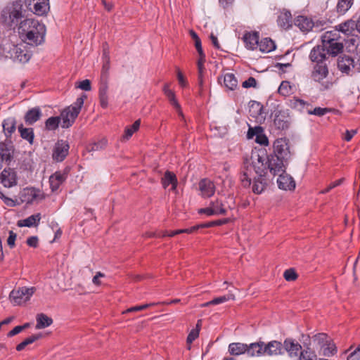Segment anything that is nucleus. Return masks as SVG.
I'll list each match as a JSON object with an SVG mask.
<instances>
[{"label":"nucleus","instance_id":"obj_1","mask_svg":"<svg viewBox=\"0 0 360 360\" xmlns=\"http://www.w3.org/2000/svg\"><path fill=\"white\" fill-rule=\"evenodd\" d=\"M270 157L264 151L254 152L250 160L244 162L240 174V181L243 187H249L253 175L265 176L267 171L271 172Z\"/></svg>","mask_w":360,"mask_h":360},{"label":"nucleus","instance_id":"obj_2","mask_svg":"<svg viewBox=\"0 0 360 360\" xmlns=\"http://www.w3.org/2000/svg\"><path fill=\"white\" fill-rule=\"evenodd\" d=\"M18 33L26 45L37 46L44 41L46 27L38 20L25 19L20 22Z\"/></svg>","mask_w":360,"mask_h":360},{"label":"nucleus","instance_id":"obj_3","mask_svg":"<svg viewBox=\"0 0 360 360\" xmlns=\"http://www.w3.org/2000/svg\"><path fill=\"white\" fill-rule=\"evenodd\" d=\"M271 174L276 175L285 170L290 157L288 141L285 139H276L274 143V155L270 156Z\"/></svg>","mask_w":360,"mask_h":360},{"label":"nucleus","instance_id":"obj_4","mask_svg":"<svg viewBox=\"0 0 360 360\" xmlns=\"http://www.w3.org/2000/svg\"><path fill=\"white\" fill-rule=\"evenodd\" d=\"M22 17V2L21 0L8 4L1 12L3 22L10 27L16 25Z\"/></svg>","mask_w":360,"mask_h":360},{"label":"nucleus","instance_id":"obj_5","mask_svg":"<svg viewBox=\"0 0 360 360\" xmlns=\"http://www.w3.org/2000/svg\"><path fill=\"white\" fill-rule=\"evenodd\" d=\"M86 98V96L84 94L81 96L77 98L72 105L62 111L60 118L62 120L61 127L63 128H68L72 126L78 116Z\"/></svg>","mask_w":360,"mask_h":360},{"label":"nucleus","instance_id":"obj_6","mask_svg":"<svg viewBox=\"0 0 360 360\" xmlns=\"http://www.w3.org/2000/svg\"><path fill=\"white\" fill-rule=\"evenodd\" d=\"M338 67L342 72L347 75L360 72V55L356 54L354 58L345 55L340 57Z\"/></svg>","mask_w":360,"mask_h":360},{"label":"nucleus","instance_id":"obj_7","mask_svg":"<svg viewBox=\"0 0 360 360\" xmlns=\"http://www.w3.org/2000/svg\"><path fill=\"white\" fill-rule=\"evenodd\" d=\"M36 291L34 287H22L13 289L9 295V300L13 305L18 306L25 304Z\"/></svg>","mask_w":360,"mask_h":360},{"label":"nucleus","instance_id":"obj_8","mask_svg":"<svg viewBox=\"0 0 360 360\" xmlns=\"http://www.w3.org/2000/svg\"><path fill=\"white\" fill-rule=\"evenodd\" d=\"M18 50L17 44H14L8 41H5L3 44V59L9 58L14 63H27L31 58V55L25 54L23 56H20L19 58V56L16 55V51H18Z\"/></svg>","mask_w":360,"mask_h":360},{"label":"nucleus","instance_id":"obj_9","mask_svg":"<svg viewBox=\"0 0 360 360\" xmlns=\"http://www.w3.org/2000/svg\"><path fill=\"white\" fill-rule=\"evenodd\" d=\"M27 8L37 15L42 16L50 9L49 0H26Z\"/></svg>","mask_w":360,"mask_h":360},{"label":"nucleus","instance_id":"obj_10","mask_svg":"<svg viewBox=\"0 0 360 360\" xmlns=\"http://www.w3.org/2000/svg\"><path fill=\"white\" fill-rule=\"evenodd\" d=\"M69 148L67 141L58 140L53 148L52 158L56 162H62L68 155Z\"/></svg>","mask_w":360,"mask_h":360},{"label":"nucleus","instance_id":"obj_11","mask_svg":"<svg viewBox=\"0 0 360 360\" xmlns=\"http://www.w3.org/2000/svg\"><path fill=\"white\" fill-rule=\"evenodd\" d=\"M0 182L5 188H11L17 185L15 172L11 168H5L0 174Z\"/></svg>","mask_w":360,"mask_h":360},{"label":"nucleus","instance_id":"obj_12","mask_svg":"<svg viewBox=\"0 0 360 360\" xmlns=\"http://www.w3.org/2000/svg\"><path fill=\"white\" fill-rule=\"evenodd\" d=\"M39 191L34 188H25L21 190L18 196L13 198L18 199L19 204L21 202L31 203L38 197Z\"/></svg>","mask_w":360,"mask_h":360},{"label":"nucleus","instance_id":"obj_13","mask_svg":"<svg viewBox=\"0 0 360 360\" xmlns=\"http://www.w3.org/2000/svg\"><path fill=\"white\" fill-rule=\"evenodd\" d=\"M247 137L249 139L255 137V141L260 145L267 146L269 143L268 139L264 135L262 127L259 126L250 127L247 134Z\"/></svg>","mask_w":360,"mask_h":360},{"label":"nucleus","instance_id":"obj_14","mask_svg":"<svg viewBox=\"0 0 360 360\" xmlns=\"http://www.w3.org/2000/svg\"><path fill=\"white\" fill-rule=\"evenodd\" d=\"M264 355L268 356H278L283 354V344L276 340H272L267 344L264 342Z\"/></svg>","mask_w":360,"mask_h":360},{"label":"nucleus","instance_id":"obj_15","mask_svg":"<svg viewBox=\"0 0 360 360\" xmlns=\"http://www.w3.org/2000/svg\"><path fill=\"white\" fill-rule=\"evenodd\" d=\"M283 352L285 351L290 358L298 356L299 352L302 349V346L292 338H287L283 344Z\"/></svg>","mask_w":360,"mask_h":360},{"label":"nucleus","instance_id":"obj_16","mask_svg":"<svg viewBox=\"0 0 360 360\" xmlns=\"http://www.w3.org/2000/svg\"><path fill=\"white\" fill-rule=\"evenodd\" d=\"M277 179L278 188L285 191L293 190L295 188V182L288 174L284 172H280Z\"/></svg>","mask_w":360,"mask_h":360},{"label":"nucleus","instance_id":"obj_17","mask_svg":"<svg viewBox=\"0 0 360 360\" xmlns=\"http://www.w3.org/2000/svg\"><path fill=\"white\" fill-rule=\"evenodd\" d=\"M321 44L326 50L328 56H335L343 50L342 40L333 41L330 40V42L321 41Z\"/></svg>","mask_w":360,"mask_h":360},{"label":"nucleus","instance_id":"obj_18","mask_svg":"<svg viewBox=\"0 0 360 360\" xmlns=\"http://www.w3.org/2000/svg\"><path fill=\"white\" fill-rule=\"evenodd\" d=\"M198 186L200 191V195L203 198H210L214 193V184L208 179H202L199 182Z\"/></svg>","mask_w":360,"mask_h":360},{"label":"nucleus","instance_id":"obj_19","mask_svg":"<svg viewBox=\"0 0 360 360\" xmlns=\"http://www.w3.org/2000/svg\"><path fill=\"white\" fill-rule=\"evenodd\" d=\"M328 75L327 65L324 63H316L311 72V78L315 82H321Z\"/></svg>","mask_w":360,"mask_h":360},{"label":"nucleus","instance_id":"obj_20","mask_svg":"<svg viewBox=\"0 0 360 360\" xmlns=\"http://www.w3.org/2000/svg\"><path fill=\"white\" fill-rule=\"evenodd\" d=\"M327 56H328V53H326V49L323 47V44L318 45L312 49L310 52V59L313 62H316V63H323V60L326 59Z\"/></svg>","mask_w":360,"mask_h":360},{"label":"nucleus","instance_id":"obj_21","mask_svg":"<svg viewBox=\"0 0 360 360\" xmlns=\"http://www.w3.org/2000/svg\"><path fill=\"white\" fill-rule=\"evenodd\" d=\"M246 354L250 357L261 356L264 355V342L259 341L247 344Z\"/></svg>","mask_w":360,"mask_h":360},{"label":"nucleus","instance_id":"obj_22","mask_svg":"<svg viewBox=\"0 0 360 360\" xmlns=\"http://www.w3.org/2000/svg\"><path fill=\"white\" fill-rule=\"evenodd\" d=\"M67 174L65 172H56L49 178L50 188L53 192L56 191L65 181Z\"/></svg>","mask_w":360,"mask_h":360},{"label":"nucleus","instance_id":"obj_23","mask_svg":"<svg viewBox=\"0 0 360 360\" xmlns=\"http://www.w3.org/2000/svg\"><path fill=\"white\" fill-rule=\"evenodd\" d=\"M243 39L247 49L250 50L257 49L259 43V33L257 32H246Z\"/></svg>","mask_w":360,"mask_h":360},{"label":"nucleus","instance_id":"obj_24","mask_svg":"<svg viewBox=\"0 0 360 360\" xmlns=\"http://www.w3.org/2000/svg\"><path fill=\"white\" fill-rule=\"evenodd\" d=\"M252 192L255 194H261L265 190L267 186L266 179L264 178V176H257L256 175H253L252 180Z\"/></svg>","mask_w":360,"mask_h":360},{"label":"nucleus","instance_id":"obj_25","mask_svg":"<svg viewBox=\"0 0 360 360\" xmlns=\"http://www.w3.org/2000/svg\"><path fill=\"white\" fill-rule=\"evenodd\" d=\"M162 184L165 188H167L169 185H171V190H176L177 186V179L176 177V175L169 171H167L165 173L163 177L162 178Z\"/></svg>","mask_w":360,"mask_h":360},{"label":"nucleus","instance_id":"obj_26","mask_svg":"<svg viewBox=\"0 0 360 360\" xmlns=\"http://www.w3.org/2000/svg\"><path fill=\"white\" fill-rule=\"evenodd\" d=\"M41 219V215L39 213L32 214L26 219L19 220L17 225L19 227H32L37 226Z\"/></svg>","mask_w":360,"mask_h":360},{"label":"nucleus","instance_id":"obj_27","mask_svg":"<svg viewBox=\"0 0 360 360\" xmlns=\"http://www.w3.org/2000/svg\"><path fill=\"white\" fill-rule=\"evenodd\" d=\"M340 32H341L345 35H352L356 30L354 18L338 25L337 26Z\"/></svg>","mask_w":360,"mask_h":360},{"label":"nucleus","instance_id":"obj_28","mask_svg":"<svg viewBox=\"0 0 360 360\" xmlns=\"http://www.w3.org/2000/svg\"><path fill=\"white\" fill-rule=\"evenodd\" d=\"M41 111L39 107L29 110L25 115V121L28 124H32L39 120Z\"/></svg>","mask_w":360,"mask_h":360},{"label":"nucleus","instance_id":"obj_29","mask_svg":"<svg viewBox=\"0 0 360 360\" xmlns=\"http://www.w3.org/2000/svg\"><path fill=\"white\" fill-rule=\"evenodd\" d=\"M247 344L241 342H233L229 344L228 347L229 353L231 355L239 356L246 354Z\"/></svg>","mask_w":360,"mask_h":360},{"label":"nucleus","instance_id":"obj_30","mask_svg":"<svg viewBox=\"0 0 360 360\" xmlns=\"http://www.w3.org/2000/svg\"><path fill=\"white\" fill-rule=\"evenodd\" d=\"M295 25L302 32H307L313 27L312 21L303 15H300L296 18L295 20Z\"/></svg>","mask_w":360,"mask_h":360},{"label":"nucleus","instance_id":"obj_31","mask_svg":"<svg viewBox=\"0 0 360 360\" xmlns=\"http://www.w3.org/2000/svg\"><path fill=\"white\" fill-rule=\"evenodd\" d=\"M108 86L107 82H103L99 88V101L100 105L103 108H106L108 105Z\"/></svg>","mask_w":360,"mask_h":360},{"label":"nucleus","instance_id":"obj_32","mask_svg":"<svg viewBox=\"0 0 360 360\" xmlns=\"http://www.w3.org/2000/svg\"><path fill=\"white\" fill-rule=\"evenodd\" d=\"M278 24L283 28H288L292 26V15L290 11H284L281 13L278 18Z\"/></svg>","mask_w":360,"mask_h":360},{"label":"nucleus","instance_id":"obj_33","mask_svg":"<svg viewBox=\"0 0 360 360\" xmlns=\"http://www.w3.org/2000/svg\"><path fill=\"white\" fill-rule=\"evenodd\" d=\"M257 48L262 52L269 53L276 49V45L270 38H264L259 41Z\"/></svg>","mask_w":360,"mask_h":360},{"label":"nucleus","instance_id":"obj_34","mask_svg":"<svg viewBox=\"0 0 360 360\" xmlns=\"http://www.w3.org/2000/svg\"><path fill=\"white\" fill-rule=\"evenodd\" d=\"M37 329H42L45 328L49 326H51L53 323V320L51 318L49 317L47 315L44 314H39L36 317Z\"/></svg>","mask_w":360,"mask_h":360},{"label":"nucleus","instance_id":"obj_35","mask_svg":"<svg viewBox=\"0 0 360 360\" xmlns=\"http://www.w3.org/2000/svg\"><path fill=\"white\" fill-rule=\"evenodd\" d=\"M224 84L229 90L233 91L238 87V80L233 73L224 75Z\"/></svg>","mask_w":360,"mask_h":360},{"label":"nucleus","instance_id":"obj_36","mask_svg":"<svg viewBox=\"0 0 360 360\" xmlns=\"http://www.w3.org/2000/svg\"><path fill=\"white\" fill-rule=\"evenodd\" d=\"M354 0H338L336 11L339 15H345L352 6Z\"/></svg>","mask_w":360,"mask_h":360},{"label":"nucleus","instance_id":"obj_37","mask_svg":"<svg viewBox=\"0 0 360 360\" xmlns=\"http://www.w3.org/2000/svg\"><path fill=\"white\" fill-rule=\"evenodd\" d=\"M330 40H342L340 34V31L338 29L337 26L335 27V29L324 32L321 37V41L330 42Z\"/></svg>","mask_w":360,"mask_h":360},{"label":"nucleus","instance_id":"obj_38","mask_svg":"<svg viewBox=\"0 0 360 360\" xmlns=\"http://www.w3.org/2000/svg\"><path fill=\"white\" fill-rule=\"evenodd\" d=\"M11 148L5 143H0V159L1 162H9L11 159Z\"/></svg>","mask_w":360,"mask_h":360},{"label":"nucleus","instance_id":"obj_39","mask_svg":"<svg viewBox=\"0 0 360 360\" xmlns=\"http://www.w3.org/2000/svg\"><path fill=\"white\" fill-rule=\"evenodd\" d=\"M18 131L23 139L27 141L30 143H33L34 131L32 128H25L22 124H20L18 126Z\"/></svg>","mask_w":360,"mask_h":360},{"label":"nucleus","instance_id":"obj_40","mask_svg":"<svg viewBox=\"0 0 360 360\" xmlns=\"http://www.w3.org/2000/svg\"><path fill=\"white\" fill-rule=\"evenodd\" d=\"M140 124V120H137L134 122V124L131 126L127 127L125 128L124 133L122 136V139H129L132 136L133 134L139 129Z\"/></svg>","mask_w":360,"mask_h":360},{"label":"nucleus","instance_id":"obj_41","mask_svg":"<svg viewBox=\"0 0 360 360\" xmlns=\"http://www.w3.org/2000/svg\"><path fill=\"white\" fill-rule=\"evenodd\" d=\"M41 336L42 335L40 333L39 334H34V335H30V337L27 338L22 342H20L19 345H17L16 350L17 351L23 350L26 346L34 342L35 341H37L39 339H40L41 338Z\"/></svg>","mask_w":360,"mask_h":360},{"label":"nucleus","instance_id":"obj_42","mask_svg":"<svg viewBox=\"0 0 360 360\" xmlns=\"http://www.w3.org/2000/svg\"><path fill=\"white\" fill-rule=\"evenodd\" d=\"M212 210L216 212L217 215L225 214L226 213V205L221 200H216L210 203Z\"/></svg>","mask_w":360,"mask_h":360},{"label":"nucleus","instance_id":"obj_43","mask_svg":"<svg viewBox=\"0 0 360 360\" xmlns=\"http://www.w3.org/2000/svg\"><path fill=\"white\" fill-rule=\"evenodd\" d=\"M198 229H199V226H192L188 229H178L176 231H171L169 233H167V231H165L161 234V237H165L166 236H168L169 237H173L177 234L184 233H192L194 231H197Z\"/></svg>","mask_w":360,"mask_h":360},{"label":"nucleus","instance_id":"obj_44","mask_svg":"<svg viewBox=\"0 0 360 360\" xmlns=\"http://www.w3.org/2000/svg\"><path fill=\"white\" fill-rule=\"evenodd\" d=\"M274 124L275 127L280 130H284L288 129L289 127V122L285 119L283 115H276Z\"/></svg>","mask_w":360,"mask_h":360},{"label":"nucleus","instance_id":"obj_45","mask_svg":"<svg viewBox=\"0 0 360 360\" xmlns=\"http://www.w3.org/2000/svg\"><path fill=\"white\" fill-rule=\"evenodd\" d=\"M108 141L105 139H101L96 142L89 144L87 147L89 151H98L104 149L107 146Z\"/></svg>","mask_w":360,"mask_h":360},{"label":"nucleus","instance_id":"obj_46","mask_svg":"<svg viewBox=\"0 0 360 360\" xmlns=\"http://www.w3.org/2000/svg\"><path fill=\"white\" fill-rule=\"evenodd\" d=\"M309 104L307 103L303 100L297 98L295 97L292 98L289 101V105L294 109H296L297 110L302 111L304 110L305 105H308Z\"/></svg>","mask_w":360,"mask_h":360},{"label":"nucleus","instance_id":"obj_47","mask_svg":"<svg viewBox=\"0 0 360 360\" xmlns=\"http://www.w3.org/2000/svg\"><path fill=\"white\" fill-rule=\"evenodd\" d=\"M316 354L309 348L302 350L299 356V360H316Z\"/></svg>","mask_w":360,"mask_h":360},{"label":"nucleus","instance_id":"obj_48","mask_svg":"<svg viewBox=\"0 0 360 360\" xmlns=\"http://www.w3.org/2000/svg\"><path fill=\"white\" fill-rule=\"evenodd\" d=\"M323 348V354L326 356H333L336 352L337 348L334 343L331 342L330 340L328 341L326 344H325Z\"/></svg>","mask_w":360,"mask_h":360},{"label":"nucleus","instance_id":"obj_49","mask_svg":"<svg viewBox=\"0 0 360 360\" xmlns=\"http://www.w3.org/2000/svg\"><path fill=\"white\" fill-rule=\"evenodd\" d=\"M165 94L168 98L170 103L177 110L179 115L183 116L180 105L179 104L177 100L176 99L174 92L173 91H167V93Z\"/></svg>","mask_w":360,"mask_h":360},{"label":"nucleus","instance_id":"obj_50","mask_svg":"<svg viewBox=\"0 0 360 360\" xmlns=\"http://www.w3.org/2000/svg\"><path fill=\"white\" fill-rule=\"evenodd\" d=\"M313 342L318 346L322 347L329 341L328 335L326 333H319L312 337Z\"/></svg>","mask_w":360,"mask_h":360},{"label":"nucleus","instance_id":"obj_51","mask_svg":"<svg viewBox=\"0 0 360 360\" xmlns=\"http://www.w3.org/2000/svg\"><path fill=\"white\" fill-rule=\"evenodd\" d=\"M61 120L60 117H49L45 123L46 128L48 130H55L58 128L60 120Z\"/></svg>","mask_w":360,"mask_h":360},{"label":"nucleus","instance_id":"obj_52","mask_svg":"<svg viewBox=\"0 0 360 360\" xmlns=\"http://www.w3.org/2000/svg\"><path fill=\"white\" fill-rule=\"evenodd\" d=\"M0 199L3 200L4 204L8 207H15L19 205L18 199L8 197L0 190Z\"/></svg>","mask_w":360,"mask_h":360},{"label":"nucleus","instance_id":"obj_53","mask_svg":"<svg viewBox=\"0 0 360 360\" xmlns=\"http://www.w3.org/2000/svg\"><path fill=\"white\" fill-rule=\"evenodd\" d=\"M0 199L3 200L4 204L8 207H15L19 205L18 199L8 197L0 190Z\"/></svg>","mask_w":360,"mask_h":360},{"label":"nucleus","instance_id":"obj_54","mask_svg":"<svg viewBox=\"0 0 360 360\" xmlns=\"http://www.w3.org/2000/svg\"><path fill=\"white\" fill-rule=\"evenodd\" d=\"M278 93L284 96H286L291 94L292 88L290 82L288 81H283L278 87Z\"/></svg>","mask_w":360,"mask_h":360},{"label":"nucleus","instance_id":"obj_55","mask_svg":"<svg viewBox=\"0 0 360 360\" xmlns=\"http://www.w3.org/2000/svg\"><path fill=\"white\" fill-rule=\"evenodd\" d=\"M4 131L8 135H11L15 129L14 120H7L3 123Z\"/></svg>","mask_w":360,"mask_h":360},{"label":"nucleus","instance_id":"obj_56","mask_svg":"<svg viewBox=\"0 0 360 360\" xmlns=\"http://www.w3.org/2000/svg\"><path fill=\"white\" fill-rule=\"evenodd\" d=\"M228 221H229L228 219H218V220L212 221L208 223L196 225L195 226H199V229L200 228H209V227H212L214 226H221V225L226 224Z\"/></svg>","mask_w":360,"mask_h":360},{"label":"nucleus","instance_id":"obj_57","mask_svg":"<svg viewBox=\"0 0 360 360\" xmlns=\"http://www.w3.org/2000/svg\"><path fill=\"white\" fill-rule=\"evenodd\" d=\"M235 295L232 293H229L226 295L221 296L217 298H214L212 300V304H219L230 300H234Z\"/></svg>","mask_w":360,"mask_h":360},{"label":"nucleus","instance_id":"obj_58","mask_svg":"<svg viewBox=\"0 0 360 360\" xmlns=\"http://www.w3.org/2000/svg\"><path fill=\"white\" fill-rule=\"evenodd\" d=\"M103 57L105 59V62L103 65L101 74H102L103 77H106L108 75V72L110 69V58H109L108 53L106 51H104Z\"/></svg>","mask_w":360,"mask_h":360},{"label":"nucleus","instance_id":"obj_59","mask_svg":"<svg viewBox=\"0 0 360 360\" xmlns=\"http://www.w3.org/2000/svg\"><path fill=\"white\" fill-rule=\"evenodd\" d=\"M344 353H349L347 356V360H360V352H359L356 349L352 351V347H350Z\"/></svg>","mask_w":360,"mask_h":360},{"label":"nucleus","instance_id":"obj_60","mask_svg":"<svg viewBox=\"0 0 360 360\" xmlns=\"http://www.w3.org/2000/svg\"><path fill=\"white\" fill-rule=\"evenodd\" d=\"M18 51H16V55L20 57V56H23V55H31L30 52L27 49V45L25 43H20L17 44Z\"/></svg>","mask_w":360,"mask_h":360},{"label":"nucleus","instance_id":"obj_61","mask_svg":"<svg viewBox=\"0 0 360 360\" xmlns=\"http://www.w3.org/2000/svg\"><path fill=\"white\" fill-rule=\"evenodd\" d=\"M283 276L288 281H295L297 277V274L292 269L285 270L283 274Z\"/></svg>","mask_w":360,"mask_h":360},{"label":"nucleus","instance_id":"obj_62","mask_svg":"<svg viewBox=\"0 0 360 360\" xmlns=\"http://www.w3.org/2000/svg\"><path fill=\"white\" fill-rule=\"evenodd\" d=\"M198 336H199V329L198 328L192 329L187 337V340H186L187 343H188V344L192 343Z\"/></svg>","mask_w":360,"mask_h":360},{"label":"nucleus","instance_id":"obj_63","mask_svg":"<svg viewBox=\"0 0 360 360\" xmlns=\"http://www.w3.org/2000/svg\"><path fill=\"white\" fill-rule=\"evenodd\" d=\"M76 86L84 91H90L91 89V82L89 79H84L79 82L78 85Z\"/></svg>","mask_w":360,"mask_h":360},{"label":"nucleus","instance_id":"obj_64","mask_svg":"<svg viewBox=\"0 0 360 360\" xmlns=\"http://www.w3.org/2000/svg\"><path fill=\"white\" fill-rule=\"evenodd\" d=\"M256 86L257 81L252 77H250L247 80L244 81L242 84V86L246 89L250 87H255Z\"/></svg>","mask_w":360,"mask_h":360}]
</instances>
